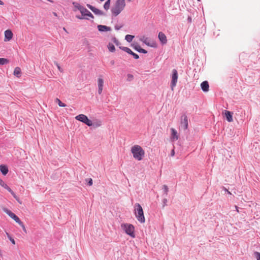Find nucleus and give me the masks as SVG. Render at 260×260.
<instances>
[{
	"label": "nucleus",
	"instance_id": "nucleus-8",
	"mask_svg": "<svg viewBox=\"0 0 260 260\" xmlns=\"http://www.w3.org/2000/svg\"><path fill=\"white\" fill-rule=\"evenodd\" d=\"M4 212L7 213L11 218L14 219L17 223L18 224L21 223V221L19 218V217L16 216L14 213H13L11 211L8 209L6 208H4L3 209Z\"/></svg>",
	"mask_w": 260,
	"mask_h": 260
},
{
	"label": "nucleus",
	"instance_id": "nucleus-43",
	"mask_svg": "<svg viewBox=\"0 0 260 260\" xmlns=\"http://www.w3.org/2000/svg\"><path fill=\"white\" fill-rule=\"evenodd\" d=\"M132 56L134 57V58H135V59H138V58H139V55H138L137 54H136V53H134V52H133V53L132 54Z\"/></svg>",
	"mask_w": 260,
	"mask_h": 260
},
{
	"label": "nucleus",
	"instance_id": "nucleus-35",
	"mask_svg": "<svg viewBox=\"0 0 260 260\" xmlns=\"http://www.w3.org/2000/svg\"><path fill=\"white\" fill-rule=\"evenodd\" d=\"M112 41L117 46H119L120 45V43L119 42V41L115 37H113L112 38Z\"/></svg>",
	"mask_w": 260,
	"mask_h": 260
},
{
	"label": "nucleus",
	"instance_id": "nucleus-18",
	"mask_svg": "<svg viewBox=\"0 0 260 260\" xmlns=\"http://www.w3.org/2000/svg\"><path fill=\"white\" fill-rule=\"evenodd\" d=\"M134 48L139 52L143 53L144 54H146L147 53V51L146 50L141 48V47L138 45L134 46Z\"/></svg>",
	"mask_w": 260,
	"mask_h": 260
},
{
	"label": "nucleus",
	"instance_id": "nucleus-33",
	"mask_svg": "<svg viewBox=\"0 0 260 260\" xmlns=\"http://www.w3.org/2000/svg\"><path fill=\"white\" fill-rule=\"evenodd\" d=\"M8 191L9 192H10L11 194L13 196V197L19 202L18 198L17 197V196L16 195V194L14 192V191L10 188H9V189L8 190Z\"/></svg>",
	"mask_w": 260,
	"mask_h": 260
},
{
	"label": "nucleus",
	"instance_id": "nucleus-10",
	"mask_svg": "<svg viewBox=\"0 0 260 260\" xmlns=\"http://www.w3.org/2000/svg\"><path fill=\"white\" fill-rule=\"evenodd\" d=\"M87 7L91 10L95 15H105V13L101 10L95 8L94 7L89 4L87 5Z\"/></svg>",
	"mask_w": 260,
	"mask_h": 260
},
{
	"label": "nucleus",
	"instance_id": "nucleus-17",
	"mask_svg": "<svg viewBox=\"0 0 260 260\" xmlns=\"http://www.w3.org/2000/svg\"><path fill=\"white\" fill-rule=\"evenodd\" d=\"M225 115L226 117V119L228 122L233 121V116L232 113L229 111H225Z\"/></svg>",
	"mask_w": 260,
	"mask_h": 260
},
{
	"label": "nucleus",
	"instance_id": "nucleus-45",
	"mask_svg": "<svg viewBox=\"0 0 260 260\" xmlns=\"http://www.w3.org/2000/svg\"><path fill=\"white\" fill-rule=\"evenodd\" d=\"M103 91V87H98V93L101 94Z\"/></svg>",
	"mask_w": 260,
	"mask_h": 260
},
{
	"label": "nucleus",
	"instance_id": "nucleus-9",
	"mask_svg": "<svg viewBox=\"0 0 260 260\" xmlns=\"http://www.w3.org/2000/svg\"><path fill=\"white\" fill-rule=\"evenodd\" d=\"M140 41L142 42L143 43L145 44L148 46L151 47H156V43L153 41H151L150 40L145 36H142L140 38Z\"/></svg>",
	"mask_w": 260,
	"mask_h": 260
},
{
	"label": "nucleus",
	"instance_id": "nucleus-13",
	"mask_svg": "<svg viewBox=\"0 0 260 260\" xmlns=\"http://www.w3.org/2000/svg\"><path fill=\"white\" fill-rule=\"evenodd\" d=\"M97 27L99 31L101 32L108 31L111 30V28L110 27L106 25H98Z\"/></svg>",
	"mask_w": 260,
	"mask_h": 260
},
{
	"label": "nucleus",
	"instance_id": "nucleus-37",
	"mask_svg": "<svg viewBox=\"0 0 260 260\" xmlns=\"http://www.w3.org/2000/svg\"><path fill=\"white\" fill-rule=\"evenodd\" d=\"M134 79V76L133 75L128 74L127 75V80L128 81H131Z\"/></svg>",
	"mask_w": 260,
	"mask_h": 260
},
{
	"label": "nucleus",
	"instance_id": "nucleus-52",
	"mask_svg": "<svg viewBox=\"0 0 260 260\" xmlns=\"http://www.w3.org/2000/svg\"><path fill=\"white\" fill-rule=\"evenodd\" d=\"M54 15H55V16H56V15H57V14H56V13H54Z\"/></svg>",
	"mask_w": 260,
	"mask_h": 260
},
{
	"label": "nucleus",
	"instance_id": "nucleus-2",
	"mask_svg": "<svg viewBox=\"0 0 260 260\" xmlns=\"http://www.w3.org/2000/svg\"><path fill=\"white\" fill-rule=\"evenodd\" d=\"M125 6V0H117L115 5L111 9V12L115 16L119 15Z\"/></svg>",
	"mask_w": 260,
	"mask_h": 260
},
{
	"label": "nucleus",
	"instance_id": "nucleus-27",
	"mask_svg": "<svg viewBox=\"0 0 260 260\" xmlns=\"http://www.w3.org/2000/svg\"><path fill=\"white\" fill-rule=\"evenodd\" d=\"M8 59L4 58H0V65H4L9 63Z\"/></svg>",
	"mask_w": 260,
	"mask_h": 260
},
{
	"label": "nucleus",
	"instance_id": "nucleus-14",
	"mask_svg": "<svg viewBox=\"0 0 260 260\" xmlns=\"http://www.w3.org/2000/svg\"><path fill=\"white\" fill-rule=\"evenodd\" d=\"M201 87L202 90L204 92L208 91L209 87L208 82L207 81H203L201 84Z\"/></svg>",
	"mask_w": 260,
	"mask_h": 260
},
{
	"label": "nucleus",
	"instance_id": "nucleus-38",
	"mask_svg": "<svg viewBox=\"0 0 260 260\" xmlns=\"http://www.w3.org/2000/svg\"><path fill=\"white\" fill-rule=\"evenodd\" d=\"M76 17L79 19H88L87 18L85 17L84 16H83V15H76Z\"/></svg>",
	"mask_w": 260,
	"mask_h": 260
},
{
	"label": "nucleus",
	"instance_id": "nucleus-25",
	"mask_svg": "<svg viewBox=\"0 0 260 260\" xmlns=\"http://www.w3.org/2000/svg\"><path fill=\"white\" fill-rule=\"evenodd\" d=\"M162 189H163V192H164L163 195L167 196L168 195V191H169V188H168V186L166 185H164L162 186Z\"/></svg>",
	"mask_w": 260,
	"mask_h": 260
},
{
	"label": "nucleus",
	"instance_id": "nucleus-20",
	"mask_svg": "<svg viewBox=\"0 0 260 260\" xmlns=\"http://www.w3.org/2000/svg\"><path fill=\"white\" fill-rule=\"evenodd\" d=\"M119 48L131 55H132V54L133 53V52L128 47L120 46Z\"/></svg>",
	"mask_w": 260,
	"mask_h": 260
},
{
	"label": "nucleus",
	"instance_id": "nucleus-4",
	"mask_svg": "<svg viewBox=\"0 0 260 260\" xmlns=\"http://www.w3.org/2000/svg\"><path fill=\"white\" fill-rule=\"evenodd\" d=\"M121 226L127 235L133 238H135L136 236L134 233L135 227L133 224L129 223H122Z\"/></svg>",
	"mask_w": 260,
	"mask_h": 260
},
{
	"label": "nucleus",
	"instance_id": "nucleus-32",
	"mask_svg": "<svg viewBox=\"0 0 260 260\" xmlns=\"http://www.w3.org/2000/svg\"><path fill=\"white\" fill-rule=\"evenodd\" d=\"M8 191L9 192H10L11 194L13 196V197L19 202L18 198L17 197V196L16 195V194L14 192V191L10 188H9V189L8 190Z\"/></svg>",
	"mask_w": 260,
	"mask_h": 260
},
{
	"label": "nucleus",
	"instance_id": "nucleus-42",
	"mask_svg": "<svg viewBox=\"0 0 260 260\" xmlns=\"http://www.w3.org/2000/svg\"><path fill=\"white\" fill-rule=\"evenodd\" d=\"M8 238L9 239V240L11 241V242L13 244H15V240L13 238H12L10 236L8 235Z\"/></svg>",
	"mask_w": 260,
	"mask_h": 260
},
{
	"label": "nucleus",
	"instance_id": "nucleus-54",
	"mask_svg": "<svg viewBox=\"0 0 260 260\" xmlns=\"http://www.w3.org/2000/svg\"><path fill=\"white\" fill-rule=\"evenodd\" d=\"M101 1H104V0H100Z\"/></svg>",
	"mask_w": 260,
	"mask_h": 260
},
{
	"label": "nucleus",
	"instance_id": "nucleus-39",
	"mask_svg": "<svg viewBox=\"0 0 260 260\" xmlns=\"http://www.w3.org/2000/svg\"><path fill=\"white\" fill-rule=\"evenodd\" d=\"M54 64L56 66V67H57V69L60 72H63V70L61 68L60 66L59 65V64L57 62L55 61Z\"/></svg>",
	"mask_w": 260,
	"mask_h": 260
},
{
	"label": "nucleus",
	"instance_id": "nucleus-49",
	"mask_svg": "<svg viewBox=\"0 0 260 260\" xmlns=\"http://www.w3.org/2000/svg\"><path fill=\"white\" fill-rule=\"evenodd\" d=\"M174 154H175V151H174V150H172V152H171V155L172 156H174Z\"/></svg>",
	"mask_w": 260,
	"mask_h": 260
},
{
	"label": "nucleus",
	"instance_id": "nucleus-28",
	"mask_svg": "<svg viewBox=\"0 0 260 260\" xmlns=\"http://www.w3.org/2000/svg\"><path fill=\"white\" fill-rule=\"evenodd\" d=\"M98 87H103L104 85V80L102 78H99L98 80Z\"/></svg>",
	"mask_w": 260,
	"mask_h": 260
},
{
	"label": "nucleus",
	"instance_id": "nucleus-29",
	"mask_svg": "<svg viewBox=\"0 0 260 260\" xmlns=\"http://www.w3.org/2000/svg\"><path fill=\"white\" fill-rule=\"evenodd\" d=\"M0 185L6 189L7 190L9 189L8 185L6 184L2 180L0 179Z\"/></svg>",
	"mask_w": 260,
	"mask_h": 260
},
{
	"label": "nucleus",
	"instance_id": "nucleus-21",
	"mask_svg": "<svg viewBox=\"0 0 260 260\" xmlns=\"http://www.w3.org/2000/svg\"><path fill=\"white\" fill-rule=\"evenodd\" d=\"M14 75L17 77H19L21 75V69L19 67L15 68L14 71Z\"/></svg>",
	"mask_w": 260,
	"mask_h": 260
},
{
	"label": "nucleus",
	"instance_id": "nucleus-47",
	"mask_svg": "<svg viewBox=\"0 0 260 260\" xmlns=\"http://www.w3.org/2000/svg\"><path fill=\"white\" fill-rule=\"evenodd\" d=\"M88 184L90 186L92 184V180L91 179H88Z\"/></svg>",
	"mask_w": 260,
	"mask_h": 260
},
{
	"label": "nucleus",
	"instance_id": "nucleus-26",
	"mask_svg": "<svg viewBox=\"0 0 260 260\" xmlns=\"http://www.w3.org/2000/svg\"><path fill=\"white\" fill-rule=\"evenodd\" d=\"M110 2H111V1L110 0H107L105 3L104 4V8L106 10H108L109 8H110Z\"/></svg>",
	"mask_w": 260,
	"mask_h": 260
},
{
	"label": "nucleus",
	"instance_id": "nucleus-22",
	"mask_svg": "<svg viewBox=\"0 0 260 260\" xmlns=\"http://www.w3.org/2000/svg\"><path fill=\"white\" fill-rule=\"evenodd\" d=\"M108 48L109 51L111 52H114L115 51V48L114 45L111 43H109L108 44Z\"/></svg>",
	"mask_w": 260,
	"mask_h": 260
},
{
	"label": "nucleus",
	"instance_id": "nucleus-53",
	"mask_svg": "<svg viewBox=\"0 0 260 260\" xmlns=\"http://www.w3.org/2000/svg\"><path fill=\"white\" fill-rule=\"evenodd\" d=\"M225 190L228 192L229 193H231L230 192H229L228 190H227L226 189Z\"/></svg>",
	"mask_w": 260,
	"mask_h": 260
},
{
	"label": "nucleus",
	"instance_id": "nucleus-41",
	"mask_svg": "<svg viewBox=\"0 0 260 260\" xmlns=\"http://www.w3.org/2000/svg\"><path fill=\"white\" fill-rule=\"evenodd\" d=\"M86 16L89 17L91 18H93L94 16L91 13V12L89 11L87 14H86Z\"/></svg>",
	"mask_w": 260,
	"mask_h": 260
},
{
	"label": "nucleus",
	"instance_id": "nucleus-19",
	"mask_svg": "<svg viewBox=\"0 0 260 260\" xmlns=\"http://www.w3.org/2000/svg\"><path fill=\"white\" fill-rule=\"evenodd\" d=\"M0 171L4 175H6L8 172V168L4 165L0 166Z\"/></svg>",
	"mask_w": 260,
	"mask_h": 260
},
{
	"label": "nucleus",
	"instance_id": "nucleus-51",
	"mask_svg": "<svg viewBox=\"0 0 260 260\" xmlns=\"http://www.w3.org/2000/svg\"><path fill=\"white\" fill-rule=\"evenodd\" d=\"M4 5V3L3 1H2L1 0H0V5Z\"/></svg>",
	"mask_w": 260,
	"mask_h": 260
},
{
	"label": "nucleus",
	"instance_id": "nucleus-11",
	"mask_svg": "<svg viewBox=\"0 0 260 260\" xmlns=\"http://www.w3.org/2000/svg\"><path fill=\"white\" fill-rule=\"evenodd\" d=\"M13 37V33L11 30L8 29L5 31V42H7L12 39Z\"/></svg>",
	"mask_w": 260,
	"mask_h": 260
},
{
	"label": "nucleus",
	"instance_id": "nucleus-1",
	"mask_svg": "<svg viewBox=\"0 0 260 260\" xmlns=\"http://www.w3.org/2000/svg\"><path fill=\"white\" fill-rule=\"evenodd\" d=\"M131 152L133 157L139 161L142 160L145 156L144 150L138 145H135L131 148Z\"/></svg>",
	"mask_w": 260,
	"mask_h": 260
},
{
	"label": "nucleus",
	"instance_id": "nucleus-50",
	"mask_svg": "<svg viewBox=\"0 0 260 260\" xmlns=\"http://www.w3.org/2000/svg\"><path fill=\"white\" fill-rule=\"evenodd\" d=\"M114 63H115V61H114V60H111V61H110V64H111V65H114Z\"/></svg>",
	"mask_w": 260,
	"mask_h": 260
},
{
	"label": "nucleus",
	"instance_id": "nucleus-12",
	"mask_svg": "<svg viewBox=\"0 0 260 260\" xmlns=\"http://www.w3.org/2000/svg\"><path fill=\"white\" fill-rule=\"evenodd\" d=\"M159 41L162 44H165L167 42V39L166 35L162 32H159L158 36Z\"/></svg>",
	"mask_w": 260,
	"mask_h": 260
},
{
	"label": "nucleus",
	"instance_id": "nucleus-23",
	"mask_svg": "<svg viewBox=\"0 0 260 260\" xmlns=\"http://www.w3.org/2000/svg\"><path fill=\"white\" fill-rule=\"evenodd\" d=\"M102 125V121L100 120H98L95 122H92V126L94 128L98 127Z\"/></svg>",
	"mask_w": 260,
	"mask_h": 260
},
{
	"label": "nucleus",
	"instance_id": "nucleus-48",
	"mask_svg": "<svg viewBox=\"0 0 260 260\" xmlns=\"http://www.w3.org/2000/svg\"><path fill=\"white\" fill-rule=\"evenodd\" d=\"M187 21L189 23H191L192 22V18L191 17L189 16L187 18Z\"/></svg>",
	"mask_w": 260,
	"mask_h": 260
},
{
	"label": "nucleus",
	"instance_id": "nucleus-7",
	"mask_svg": "<svg viewBox=\"0 0 260 260\" xmlns=\"http://www.w3.org/2000/svg\"><path fill=\"white\" fill-rule=\"evenodd\" d=\"M188 117L186 114H183L181 116L180 119V127L183 130H186L188 128Z\"/></svg>",
	"mask_w": 260,
	"mask_h": 260
},
{
	"label": "nucleus",
	"instance_id": "nucleus-3",
	"mask_svg": "<svg viewBox=\"0 0 260 260\" xmlns=\"http://www.w3.org/2000/svg\"><path fill=\"white\" fill-rule=\"evenodd\" d=\"M135 214L137 220L141 223L145 221V217L142 207L139 203L135 205Z\"/></svg>",
	"mask_w": 260,
	"mask_h": 260
},
{
	"label": "nucleus",
	"instance_id": "nucleus-44",
	"mask_svg": "<svg viewBox=\"0 0 260 260\" xmlns=\"http://www.w3.org/2000/svg\"><path fill=\"white\" fill-rule=\"evenodd\" d=\"M19 224L22 228L23 230L26 233V230L25 229V226H24V224L23 223V222L21 221V223Z\"/></svg>",
	"mask_w": 260,
	"mask_h": 260
},
{
	"label": "nucleus",
	"instance_id": "nucleus-46",
	"mask_svg": "<svg viewBox=\"0 0 260 260\" xmlns=\"http://www.w3.org/2000/svg\"><path fill=\"white\" fill-rule=\"evenodd\" d=\"M122 27V25L118 26V25H115V29L117 30H119L121 27Z\"/></svg>",
	"mask_w": 260,
	"mask_h": 260
},
{
	"label": "nucleus",
	"instance_id": "nucleus-31",
	"mask_svg": "<svg viewBox=\"0 0 260 260\" xmlns=\"http://www.w3.org/2000/svg\"><path fill=\"white\" fill-rule=\"evenodd\" d=\"M8 191L9 192H10L11 194L13 196V197L19 202L18 198L17 197V196L16 195V194L14 192V191L10 188H9V189L8 190Z\"/></svg>",
	"mask_w": 260,
	"mask_h": 260
},
{
	"label": "nucleus",
	"instance_id": "nucleus-36",
	"mask_svg": "<svg viewBox=\"0 0 260 260\" xmlns=\"http://www.w3.org/2000/svg\"><path fill=\"white\" fill-rule=\"evenodd\" d=\"M254 255L257 260H260V252L255 251L254 252Z\"/></svg>",
	"mask_w": 260,
	"mask_h": 260
},
{
	"label": "nucleus",
	"instance_id": "nucleus-24",
	"mask_svg": "<svg viewBox=\"0 0 260 260\" xmlns=\"http://www.w3.org/2000/svg\"><path fill=\"white\" fill-rule=\"evenodd\" d=\"M134 38V36L131 35H126L125 37V39L129 43L131 42Z\"/></svg>",
	"mask_w": 260,
	"mask_h": 260
},
{
	"label": "nucleus",
	"instance_id": "nucleus-5",
	"mask_svg": "<svg viewBox=\"0 0 260 260\" xmlns=\"http://www.w3.org/2000/svg\"><path fill=\"white\" fill-rule=\"evenodd\" d=\"M75 119L79 121H81L89 126L92 125V122L91 120L89 119L87 116L83 114H79L75 117Z\"/></svg>",
	"mask_w": 260,
	"mask_h": 260
},
{
	"label": "nucleus",
	"instance_id": "nucleus-40",
	"mask_svg": "<svg viewBox=\"0 0 260 260\" xmlns=\"http://www.w3.org/2000/svg\"><path fill=\"white\" fill-rule=\"evenodd\" d=\"M168 202V200L166 198H164L163 200H162V207H165L166 206H167V203Z\"/></svg>",
	"mask_w": 260,
	"mask_h": 260
},
{
	"label": "nucleus",
	"instance_id": "nucleus-16",
	"mask_svg": "<svg viewBox=\"0 0 260 260\" xmlns=\"http://www.w3.org/2000/svg\"><path fill=\"white\" fill-rule=\"evenodd\" d=\"M73 5L74 6V11H76L77 10H79L80 12L82 10L83 6H81L80 4L77 2H73Z\"/></svg>",
	"mask_w": 260,
	"mask_h": 260
},
{
	"label": "nucleus",
	"instance_id": "nucleus-30",
	"mask_svg": "<svg viewBox=\"0 0 260 260\" xmlns=\"http://www.w3.org/2000/svg\"><path fill=\"white\" fill-rule=\"evenodd\" d=\"M89 11L85 7H83L82 10L80 11V13H81L83 16H86V14H87Z\"/></svg>",
	"mask_w": 260,
	"mask_h": 260
},
{
	"label": "nucleus",
	"instance_id": "nucleus-15",
	"mask_svg": "<svg viewBox=\"0 0 260 260\" xmlns=\"http://www.w3.org/2000/svg\"><path fill=\"white\" fill-rule=\"evenodd\" d=\"M171 139L173 141L178 140V136L177 135V131L173 128H171Z\"/></svg>",
	"mask_w": 260,
	"mask_h": 260
},
{
	"label": "nucleus",
	"instance_id": "nucleus-34",
	"mask_svg": "<svg viewBox=\"0 0 260 260\" xmlns=\"http://www.w3.org/2000/svg\"><path fill=\"white\" fill-rule=\"evenodd\" d=\"M56 102L58 103L59 106L61 107H64L66 106V105L63 103H62L59 99L56 98L55 100Z\"/></svg>",
	"mask_w": 260,
	"mask_h": 260
},
{
	"label": "nucleus",
	"instance_id": "nucleus-6",
	"mask_svg": "<svg viewBox=\"0 0 260 260\" xmlns=\"http://www.w3.org/2000/svg\"><path fill=\"white\" fill-rule=\"evenodd\" d=\"M178 72L176 69L172 70V76H171V87L172 90L174 89V88L176 86V84L178 81Z\"/></svg>",
	"mask_w": 260,
	"mask_h": 260
},
{
	"label": "nucleus",
	"instance_id": "nucleus-55",
	"mask_svg": "<svg viewBox=\"0 0 260 260\" xmlns=\"http://www.w3.org/2000/svg\"><path fill=\"white\" fill-rule=\"evenodd\" d=\"M201 0H198V1L200 2Z\"/></svg>",
	"mask_w": 260,
	"mask_h": 260
}]
</instances>
